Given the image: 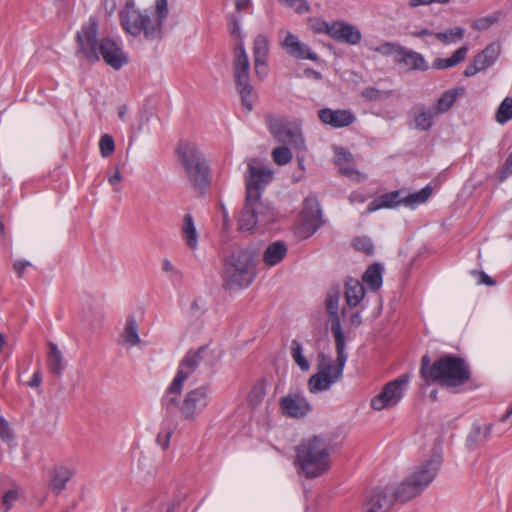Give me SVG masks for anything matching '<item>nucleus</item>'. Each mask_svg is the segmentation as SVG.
I'll return each instance as SVG.
<instances>
[{
    "mask_svg": "<svg viewBox=\"0 0 512 512\" xmlns=\"http://www.w3.org/2000/svg\"><path fill=\"white\" fill-rule=\"evenodd\" d=\"M122 180V176L120 174V171H119V168L117 167L116 171L109 176L108 178V182L111 184V185H117L118 183H120Z\"/></svg>",
    "mask_w": 512,
    "mask_h": 512,
    "instance_id": "62",
    "label": "nucleus"
},
{
    "mask_svg": "<svg viewBox=\"0 0 512 512\" xmlns=\"http://www.w3.org/2000/svg\"><path fill=\"white\" fill-rule=\"evenodd\" d=\"M339 172L341 175L345 176V177H348L352 180H355L357 182H362L364 181L367 176L361 172H359L358 170H356L353 166H352V163L350 164H346V165H342V167H339Z\"/></svg>",
    "mask_w": 512,
    "mask_h": 512,
    "instance_id": "48",
    "label": "nucleus"
},
{
    "mask_svg": "<svg viewBox=\"0 0 512 512\" xmlns=\"http://www.w3.org/2000/svg\"><path fill=\"white\" fill-rule=\"evenodd\" d=\"M42 381V375L40 370H37L33 373L31 380L27 383L29 387L37 388L40 386Z\"/></svg>",
    "mask_w": 512,
    "mask_h": 512,
    "instance_id": "60",
    "label": "nucleus"
},
{
    "mask_svg": "<svg viewBox=\"0 0 512 512\" xmlns=\"http://www.w3.org/2000/svg\"><path fill=\"white\" fill-rule=\"evenodd\" d=\"M183 388V378L179 376L174 378L170 386L165 391L161 399L162 408L166 411L167 415L173 414L177 408L180 409L178 396Z\"/></svg>",
    "mask_w": 512,
    "mask_h": 512,
    "instance_id": "23",
    "label": "nucleus"
},
{
    "mask_svg": "<svg viewBox=\"0 0 512 512\" xmlns=\"http://www.w3.org/2000/svg\"><path fill=\"white\" fill-rule=\"evenodd\" d=\"M18 497L19 493L17 489H9L6 491L0 498V512H8Z\"/></svg>",
    "mask_w": 512,
    "mask_h": 512,
    "instance_id": "46",
    "label": "nucleus"
},
{
    "mask_svg": "<svg viewBox=\"0 0 512 512\" xmlns=\"http://www.w3.org/2000/svg\"><path fill=\"white\" fill-rule=\"evenodd\" d=\"M73 471L67 466H56L50 471L49 487L55 494H60L72 478Z\"/></svg>",
    "mask_w": 512,
    "mask_h": 512,
    "instance_id": "24",
    "label": "nucleus"
},
{
    "mask_svg": "<svg viewBox=\"0 0 512 512\" xmlns=\"http://www.w3.org/2000/svg\"><path fill=\"white\" fill-rule=\"evenodd\" d=\"M345 300L350 308H354L365 297L366 291L363 283L355 278H347L345 281Z\"/></svg>",
    "mask_w": 512,
    "mask_h": 512,
    "instance_id": "25",
    "label": "nucleus"
},
{
    "mask_svg": "<svg viewBox=\"0 0 512 512\" xmlns=\"http://www.w3.org/2000/svg\"><path fill=\"white\" fill-rule=\"evenodd\" d=\"M496 21L497 17L495 15L481 17L473 22L472 28L475 30H485L488 29Z\"/></svg>",
    "mask_w": 512,
    "mask_h": 512,
    "instance_id": "52",
    "label": "nucleus"
},
{
    "mask_svg": "<svg viewBox=\"0 0 512 512\" xmlns=\"http://www.w3.org/2000/svg\"><path fill=\"white\" fill-rule=\"evenodd\" d=\"M99 148L103 157H109L115 150V143L112 136L104 134L99 141Z\"/></svg>",
    "mask_w": 512,
    "mask_h": 512,
    "instance_id": "49",
    "label": "nucleus"
},
{
    "mask_svg": "<svg viewBox=\"0 0 512 512\" xmlns=\"http://www.w3.org/2000/svg\"><path fill=\"white\" fill-rule=\"evenodd\" d=\"M47 363L49 371L57 377L62 375L66 367V363L64 361L62 352L58 349V346L53 342L49 343Z\"/></svg>",
    "mask_w": 512,
    "mask_h": 512,
    "instance_id": "32",
    "label": "nucleus"
},
{
    "mask_svg": "<svg viewBox=\"0 0 512 512\" xmlns=\"http://www.w3.org/2000/svg\"><path fill=\"white\" fill-rule=\"evenodd\" d=\"M481 71H484V70L480 67L479 64H477V61L475 59H473V61L466 66V68L464 70V75L466 77H471Z\"/></svg>",
    "mask_w": 512,
    "mask_h": 512,
    "instance_id": "59",
    "label": "nucleus"
},
{
    "mask_svg": "<svg viewBox=\"0 0 512 512\" xmlns=\"http://www.w3.org/2000/svg\"><path fill=\"white\" fill-rule=\"evenodd\" d=\"M449 0H409V5L411 7H418L420 5H429L433 2L437 3H447Z\"/></svg>",
    "mask_w": 512,
    "mask_h": 512,
    "instance_id": "61",
    "label": "nucleus"
},
{
    "mask_svg": "<svg viewBox=\"0 0 512 512\" xmlns=\"http://www.w3.org/2000/svg\"><path fill=\"white\" fill-rule=\"evenodd\" d=\"M361 95L368 101H377L381 99L382 92L377 88L368 87L361 92Z\"/></svg>",
    "mask_w": 512,
    "mask_h": 512,
    "instance_id": "57",
    "label": "nucleus"
},
{
    "mask_svg": "<svg viewBox=\"0 0 512 512\" xmlns=\"http://www.w3.org/2000/svg\"><path fill=\"white\" fill-rule=\"evenodd\" d=\"M352 246L357 250L367 255H372L374 245L372 240L367 236H358L352 240Z\"/></svg>",
    "mask_w": 512,
    "mask_h": 512,
    "instance_id": "45",
    "label": "nucleus"
},
{
    "mask_svg": "<svg viewBox=\"0 0 512 512\" xmlns=\"http://www.w3.org/2000/svg\"><path fill=\"white\" fill-rule=\"evenodd\" d=\"M500 52L501 45L497 42H493L486 46L480 53H478L474 59L477 61V64H479L480 67L485 70L496 62Z\"/></svg>",
    "mask_w": 512,
    "mask_h": 512,
    "instance_id": "31",
    "label": "nucleus"
},
{
    "mask_svg": "<svg viewBox=\"0 0 512 512\" xmlns=\"http://www.w3.org/2000/svg\"><path fill=\"white\" fill-rule=\"evenodd\" d=\"M402 47L403 46L399 43L384 42L381 45L372 48V50L383 56H392L396 63V59L398 58V54H400Z\"/></svg>",
    "mask_w": 512,
    "mask_h": 512,
    "instance_id": "41",
    "label": "nucleus"
},
{
    "mask_svg": "<svg viewBox=\"0 0 512 512\" xmlns=\"http://www.w3.org/2000/svg\"><path fill=\"white\" fill-rule=\"evenodd\" d=\"M279 408L284 416L301 419L311 411V404L300 393H288L280 398Z\"/></svg>",
    "mask_w": 512,
    "mask_h": 512,
    "instance_id": "15",
    "label": "nucleus"
},
{
    "mask_svg": "<svg viewBox=\"0 0 512 512\" xmlns=\"http://www.w3.org/2000/svg\"><path fill=\"white\" fill-rule=\"evenodd\" d=\"M211 399V389L202 385L188 391L180 406L181 416L188 421H194L206 409Z\"/></svg>",
    "mask_w": 512,
    "mask_h": 512,
    "instance_id": "11",
    "label": "nucleus"
},
{
    "mask_svg": "<svg viewBox=\"0 0 512 512\" xmlns=\"http://www.w3.org/2000/svg\"><path fill=\"white\" fill-rule=\"evenodd\" d=\"M350 325L358 327L362 323L361 315L359 312H354L349 319Z\"/></svg>",
    "mask_w": 512,
    "mask_h": 512,
    "instance_id": "63",
    "label": "nucleus"
},
{
    "mask_svg": "<svg viewBox=\"0 0 512 512\" xmlns=\"http://www.w3.org/2000/svg\"><path fill=\"white\" fill-rule=\"evenodd\" d=\"M268 51L269 42L266 36L261 34L256 36L253 46L254 65L256 73H260V66L265 65V59L267 58Z\"/></svg>",
    "mask_w": 512,
    "mask_h": 512,
    "instance_id": "33",
    "label": "nucleus"
},
{
    "mask_svg": "<svg viewBox=\"0 0 512 512\" xmlns=\"http://www.w3.org/2000/svg\"><path fill=\"white\" fill-rule=\"evenodd\" d=\"M331 441L319 435L303 439L296 447V462L307 478H316L331 467Z\"/></svg>",
    "mask_w": 512,
    "mask_h": 512,
    "instance_id": "4",
    "label": "nucleus"
},
{
    "mask_svg": "<svg viewBox=\"0 0 512 512\" xmlns=\"http://www.w3.org/2000/svg\"><path fill=\"white\" fill-rule=\"evenodd\" d=\"M410 114L413 120V128L419 131H429L434 125V118L438 115L435 112V109L426 106L423 103L415 104L411 110Z\"/></svg>",
    "mask_w": 512,
    "mask_h": 512,
    "instance_id": "21",
    "label": "nucleus"
},
{
    "mask_svg": "<svg viewBox=\"0 0 512 512\" xmlns=\"http://www.w3.org/2000/svg\"><path fill=\"white\" fill-rule=\"evenodd\" d=\"M396 64L408 72H425L429 69V64L421 53L405 46L402 47L400 54H398Z\"/></svg>",
    "mask_w": 512,
    "mask_h": 512,
    "instance_id": "20",
    "label": "nucleus"
},
{
    "mask_svg": "<svg viewBox=\"0 0 512 512\" xmlns=\"http://www.w3.org/2000/svg\"><path fill=\"white\" fill-rule=\"evenodd\" d=\"M281 4L293 9L298 14H305L310 11L307 0H278Z\"/></svg>",
    "mask_w": 512,
    "mask_h": 512,
    "instance_id": "47",
    "label": "nucleus"
},
{
    "mask_svg": "<svg viewBox=\"0 0 512 512\" xmlns=\"http://www.w3.org/2000/svg\"><path fill=\"white\" fill-rule=\"evenodd\" d=\"M154 8L155 18L152 21L159 23V33L162 35L163 22L168 16V0H156Z\"/></svg>",
    "mask_w": 512,
    "mask_h": 512,
    "instance_id": "42",
    "label": "nucleus"
},
{
    "mask_svg": "<svg viewBox=\"0 0 512 512\" xmlns=\"http://www.w3.org/2000/svg\"><path fill=\"white\" fill-rule=\"evenodd\" d=\"M420 376L427 385L438 383L441 386L455 388L466 384L471 378L467 361L454 354H445L431 364L430 357L421 358Z\"/></svg>",
    "mask_w": 512,
    "mask_h": 512,
    "instance_id": "2",
    "label": "nucleus"
},
{
    "mask_svg": "<svg viewBox=\"0 0 512 512\" xmlns=\"http://www.w3.org/2000/svg\"><path fill=\"white\" fill-rule=\"evenodd\" d=\"M362 282L372 291L379 290L383 283V266L377 262L369 265L362 275Z\"/></svg>",
    "mask_w": 512,
    "mask_h": 512,
    "instance_id": "30",
    "label": "nucleus"
},
{
    "mask_svg": "<svg viewBox=\"0 0 512 512\" xmlns=\"http://www.w3.org/2000/svg\"><path fill=\"white\" fill-rule=\"evenodd\" d=\"M282 47L290 56L296 59H309L313 62L319 61L318 55L312 52L306 44L301 42L298 37L291 32L287 33L282 42Z\"/></svg>",
    "mask_w": 512,
    "mask_h": 512,
    "instance_id": "22",
    "label": "nucleus"
},
{
    "mask_svg": "<svg viewBox=\"0 0 512 512\" xmlns=\"http://www.w3.org/2000/svg\"><path fill=\"white\" fill-rule=\"evenodd\" d=\"M120 20L124 30L132 36H139L143 33L145 39L154 41L160 40L159 23H153L147 13L127 6L120 12Z\"/></svg>",
    "mask_w": 512,
    "mask_h": 512,
    "instance_id": "8",
    "label": "nucleus"
},
{
    "mask_svg": "<svg viewBox=\"0 0 512 512\" xmlns=\"http://www.w3.org/2000/svg\"><path fill=\"white\" fill-rule=\"evenodd\" d=\"M263 204L259 199H248L245 196V204L240 213L238 225L241 231H251L259 221V217H262L265 221L269 218L265 217V213L262 211Z\"/></svg>",
    "mask_w": 512,
    "mask_h": 512,
    "instance_id": "17",
    "label": "nucleus"
},
{
    "mask_svg": "<svg viewBox=\"0 0 512 512\" xmlns=\"http://www.w3.org/2000/svg\"><path fill=\"white\" fill-rule=\"evenodd\" d=\"M272 158L277 165H286L292 159V152L286 146L276 147L272 151Z\"/></svg>",
    "mask_w": 512,
    "mask_h": 512,
    "instance_id": "44",
    "label": "nucleus"
},
{
    "mask_svg": "<svg viewBox=\"0 0 512 512\" xmlns=\"http://www.w3.org/2000/svg\"><path fill=\"white\" fill-rule=\"evenodd\" d=\"M471 274L477 278L478 284H484L487 286L496 285V281L487 275L484 271L472 270Z\"/></svg>",
    "mask_w": 512,
    "mask_h": 512,
    "instance_id": "55",
    "label": "nucleus"
},
{
    "mask_svg": "<svg viewBox=\"0 0 512 512\" xmlns=\"http://www.w3.org/2000/svg\"><path fill=\"white\" fill-rule=\"evenodd\" d=\"M98 23L94 17H90L77 33L79 51L89 61L96 62L102 56L105 63L115 70H119L128 62V57L122 51L120 45L113 39L105 37L97 41Z\"/></svg>",
    "mask_w": 512,
    "mask_h": 512,
    "instance_id": "3",
    "label": "nucleus"
},
{
    "mask_svg": "<svg viewBox=\"0 0 512 512\" xmlns=\"http://www.w3.org/2000/svg\"><path fill=\"white\" fill-rule=\"evenodd\" d=\"M457 97L458 94L455 90H448L440 96L432 108L435 109V112L438 116L442 115L451 109L457 100Z\"/></svg>",
    "mask_w": 512,
    "mask_h": 512,
    "instance_id": "37",
    "label": "nucleus"
},
{
    "mask_svg": "<svg viewBox=\"0 0 512 512\" xmlns=\"http://www.w3.org/2000/svg\"><path fill=\"white\" fill-rule=\"evenodd\" d=\"M272 175V170L269 167L262 165L256 160L249 162L247 174L245 175V196H248L249 200H260L261 192L271 182Z\"/></svg>",
    "mask_w": 512,
    "mask_h": 512,
    "instance_id": "12",
    "label": "nucleus"
},
{
    "mask_svg": "<svg viewBox=\"0 0 512 512\" xmlns=\"http://www.w3.org/2000/svg\"><path fill=\"white\" fill-rule=\"evenodd\" d=\"M229 30L233 37L241 40L240 19L235 15L230 16Z\"/></svg>",
    "mask_w": 512,
    "mask_h": 512,
    "instance_id": "56",
    "label": "nucleus"
},
{
    "mask_svg": "<svg viewBox=\"0 0 512 512\" xmlns=\"http://www.w3.org/2000/svg\"><path fill=\"white\" fill-rule=\"evenodd\" d=\"M467 52L468 48L466 46H462L458 48L449 58H436L433 61L432 67L438 70L454 67L464 61L467 56Z\"/></svg>",
    "mask_w": 512,
    "mask_h": 512,
    "instance_id": "34",
    "label": "nucleus"
},
{
    "mask_svg": "<svg viewBox=\"0 0 512 512\" xmlns=\"http://www.w3.org/2000/svg\"><path fill=\"white\" fill-rule=\"evenodd\" d=\"M465 30L461 27L451 28L448 31L436 33L435 36L441 42L447 44L461 40L464 36Z\"/></svg>",
    "mask_w": 512,
    "mask_h": 512,
    "instance_id": "43",
    "label": "nucleus"
},
{
    "mask_svg": "<svg viewBox=\"0 0 512 512\" xmlns=\"http://www.w3.org/2000/svg\"><path fill=\"white\" fill-rule=\"evenodd\" d=\"M176 154L192 187L204 193L210 186V167L202 151L191 142H181Z\"/></svg>",
    "mask_w": 512,
    "mask_h": 512,
    "instance_id": "6",
    "label": "nucleus"
},
{
    "mask_svg": "<svg viewBox=\"0 0 512 512\" xmlns=\"http://www.w3.org/2000/svg\"><path fill=\"white\" fill-rule=\"evenodd\" d=\"M208 352V345H202L196 351L189 350L184 358L180 361L178 371L174 378L182 376L184 383L199 367L200 363L205 359Z\"/></svg>",
    "mask_w": 512,
    "mask_h": 512,
    "instance_id": "18",
    "label": "nucleus"
},
{
    "mask_svg": "<svg viewBox=\"0 0 512 512\" xmlns=\"http://www.w3.org/2000/svg\"><path fill=\"white\" fill-rule=\"evenodd\" d=\"M250 3H251V0H236V2H235L236 10L238 12H241V11L247 9L248 6L250 5Z\"/></svg>",
    "mask_w": 512,
    "mask_h": 512,
    "instance_id": "64",
    "label": "nucleus"
},
{
    "mask_svg": "<svg viewBox=\"0 0 512 512\" xmlns=\"http://www.w3.org/2000/svg\"><path fill=\"white\" fill-rule=\"evenodd\" d=\"M431 194L432 189L429 186H426L418 192L411 193L405 197H401L402 204L410 208H415L418 205L426 202Z\"/></svg>",
    "mask_w": 512,
    "mask_h": 512,
    "instance_id": "38",
    "label": "nucleus"
},
{
    "mask_svg": "<svg viewBox=\"0 0 512 512\" xmlns=\"http://www.w3.org/2000/svg\"><path fill=\"white\" fill-rule=\"evenodd\" d=\"M510 176H512V152L508 155L497 172V178L500 182L505 181Z\"/></svg>",
    "mask_w": 512,
    "mask_h": 512,
    "instance_id": "51",
    "label": "nucleus"
},
{
    "mask_svg": "<svg viewBox=\"0 0 512 512\" xmlns=\"http://www.w3.org/2000/svg\"><path fill=\"white\" fill-rule=\"evenodd\" d=\"M322 25L325 27V33L337 42L356 45L361 41L360 30L352 24L337 21L332 24L323 22Z\"/></svg>",
    "mask_w": 512,
    "mask_h": 512,
    "instance_id": "16",
    "label": "nucleus"
},
{
    "mask_svg": "<svg viewBox=\"0 0 512 512\" xmlns=\"http://www.w3.org/2000/svg\"><path fill=\"white\" fill-rule=\"evenodd\" d=\"M173 434V430L171 428L165 429V431L159 432L156 438V442L162 449H167L169 447L170 439Z\"/></svg>",
    "mask_w": 512,
    "mask_h": 512,
    "instance_id": "54",
    "label": "nucleus"
},
{
    "mask_svg": "<svg viewBox=\"0 0 512 512\" xmlns=\"http://www.w3.org/2000/svg\"><path fill=\"white\" fill-rule=\"evenodd\" d=\"M401 194L400 190H396L376 197L367 206L366 213H373L383 208L390 209L402 204Z\"/></svg>",
    "mask_w": 512,
    "mask_h": 512,
    "instance_id": "26",
    "label": "nucleus"
},
{
    "mask_svg": "<svg viewBox=\"0 0 512 512\" xmlns=\"http://www.w3.org/2000/svg\"><path fill=\"white\" fill-rule=\"evenodd\" d=\"M339 288L331 289L326 298V310L331 320V331L335 340L337 353L336 363L324 353L318 355V372L310 377L308 386L311 393L328 390L343 376V370L347 361L345 353V336L339 318Z\"/></svg>",
    "mask_w": 512,
    "mask_h": 512,
    "instance_id": "1",
    "label": "nucleus"
},
{
    "mask_svg": "<svg viewBox=\"0 0 512 512\" xmlns=\"http://www.w3.org/2000/svg\"><path fill=\"white\" fill-rule=\"evenodd\" d=\"M395 501V490L376 487L367 493L362 512H388Z\"/></svg>",
    "mask_w": 512,
    "mask_h": 512,
    "instance_id": "14",
    "label": "nucleus"
},
{
    "mask_svg": "<svg viewBox=\"0 0 512 512\" xmlns=\"http://www.w3.org/2000/svg\"><path fill=\"white\" fill-rule=\"evenodd\" d=\"M287 254V246L283 241L272 242L263 253V262L268 266L280 263Z\"/></svg>",
    "mask_w": 512,
    "mask_h": 512,
    "instance_id": "29",
    "label": "nucleus"
},
{
    "mask_svg": "<svg viewBox=\"0 0 512 512\" xmlns=\"http://www.w3.org/2000/svg\"><path fill=\"white\" fill-rule=\"evenodd\" d=\"M0 437L5 442H10L14 439L12 429L8 421L0 415Z\"/></svg>",
    "mask_w": 512,
    "mask_h": 512,
    "instance_id": "53",
    "label": "nucleus"
},
{
    "mask_svg": "<svg viewBox=\"0 0 512 512\" xmlns=\"http://www.w3.org/2000/svg\"><path fill=\"white\" fill-rule=\"evenodd\" d=\"M492 433V425L487 424L482 431L479 425H474L472 431L467 437V446L470 450L477 448L479 441H487Z\"/></svg>",
    "mask_w": 512,
    "mask_h": 512,
    "instance_id": "36",
    "label": "nucleus"
},
{
    "mask_svg": "<svg viewBox=\"0 0 512 512\" xmlns=\"http://www.w3.org/2000/svg\"><path fill=\"white\" fill-rule=\"evenodd\" d=\"M442 464V455L435 448L431 457L415 466L395 490L399 502H407L421 494L435 479Z\"/></svg>",
    "mask_w": 512,
    "mask_h": 512,
    "instance_id": "5",
    "label": "nucleus"
},
{
    "mask_svg": "<svg viewBox=\"0 0 512 512\" xmlns=\"http://www.w3.org/2000/svg\"><path fill=\"white\" fill-rule=\"evenodd\" d=\"M512 119V98L506 97L496 111V121L505 124Z\"/></svg>",
    "mask_w": 512,
    "mask_h": 512,
    "instance_id": "40",
    "label": "nucleus"
},
{
    "mask_svg": "<svg viewBox=\"0 0 512 512\" xmlns=\"http://www.w3.org/2000/svg\"><path fill=\"white\" fill-rule=\"evenodd\" d=\"M291 356L302 371L309 370L310 364L302 354L301 343L296 339L291 342Z\"/></svg>",
    "mask_w": 512,
    "mask_h": 512,
    "instance_id": "39",
    "label": "nucleus"
},
{
    "mask_svg": "<svg viewBox=\"0 0 512 512\" xmlns=\"http://www.w3.org/2000/svg\"><path fill=\"white\" fill-rule=\"evenodd\" d=\"M250 64L245 52L243 43H240L236 49V58L234 61V78L237 90L241 96L242 105L248 110H252V92L253 87L249 83Z\"/></svg>",
    "mask_w": 512,
    "mask_h": 512,
    "instance_id": "10",
    "label": "nucleus"
},
{
    "mask_svg": "<svg viewBox=\"0 0 512 512\" xmlns=\"http://www.w3.org/2000/svg\"><path fill=\"white\" fill-rule=\"evenodd\" d=\"M30 266H32V264H31V262H29L27 260H17L13 264V269L16 272L17 276L19 278H22L23 274H24V270Z\"/></svg>",
    "mask_w": 512,
    "mask_h": 512,
    "instance_id": "58",
    "label": "nucleus"
},
{
    "mask_svg": "<svg viewBox=\"0 0 512 512\" xmlns=\"http://www.w3.org/2000/svg\"><path fill=\"white\" fill-rule=\"evenodd\" d=\"M266 122L270 133L282 143H289L297 149L304 148V138L301 131V122L288 117L268 115Z\"/></svg>",
    "mask_w": 512,
    "mask_h": 512,
    "instance_id": "9",
    "label": "nucleus"
},
{
    "mask_svg": "<svg viewBox=\"0 0 512 512\" xmlns=\"http://www.w3.org/2000/svg\"><path fill=\"white\" fill-rule=\"evenodd\" d=\"M334 162L338 167L353 162V155L345 148L338 147L335 149Z\"/></svg>",
    "mask_w": 512,
    "mask_h": 512,
    "instance_id": "50",
    "label": "nucleus"
},
{
    "mask_svg": "<svg viewBox=\"0 0 512 512\" xmlns=\"http://www.w3.org/2000/svg\"><path fill=\"white\" fill-rule=\"evenodd\" d=\"M180 233L186 246L192 251L197 250L199 234L197 232L195 222L191 214L184 215Z\"/></svg>",
    "mask_w": 512,
    "mask_h": 512,
    "instance_id": "27",
    "label": "nucleus"
},
{
    "mask_svg": "<svg viewBox=\"0 0 512 512\" xmlns=\"http://www.w3.org/2000/svg\"><path fill=\"white\" fill-rule=\"evenodd\" d=\"M408 382L409 375L403 374L385 384L382 391L371 399V407L380 411L395 406L403 398Z\"/></svg>",
    "mask_w": 512,
    "mask_h": 512,
    "instance_id": "13",
    "label": "nucleus"
},
{
    "mask_svg": "<svg viewBox=\"0 0 512 512\" xmlns=\"http://www.w3.org/2000/svg\"><path fill=\"white\" fill-rule=\"evenodd\" d=\"M319 119L333 128L348 127L356 121L355 115L346 109L323 108L318 111Z\"/></svg>",
    "mask_w": 512,
    "mask_h": 512,
    "instance_id": "19",
    "label": "nucleus"
},
{
    "mask_svg": "<svg viewBox=\"0 0 512 512\" xmlns=\"http://www.w3.org/2000/svg\"><path fill=\"white\" fill-rule=\"evenodd\" d=\"M255 276L254 254L246 249L234 251L225 261L223 287L228 290L247 288Z\"/></svg>",
    "mask_w": 512,
    "mask_h": 512,
    "instance_id": "7",
    "label": "nucleus"
},
{
    "mask_svg": "<svg viewBox=\"0 0 512 512\" xmlns=\"http://www.w3.org/2000/svg\"><path fill=\"white\" fill-rule=\"evenodd\" d=\"M302 214L306 221L311 222V226H313L314 231L317 230L324 222L322 220L320 204L316 198H305Z\"/></svg>",
    "mask_w": 512,
    "mask_h": 512,
    "instance_id": "28",
    "label": "nucleus"
},
{
    "mask_svg": "<svg viewBox=\"0 0 512 512\" xmlns=\"http://www.w3.org/2000/svg\"><path fill=\"white\" fill-rule=\"evenodd\" d=\"M122 338L129 346H136L140 343L138 324L134 315H129L122 332Z\"/></svg>",
    "mask_w": 512,
    "mask_h": 512,
    "instance_id": "35",
    "label": "nucleus"
}]
</instances>
